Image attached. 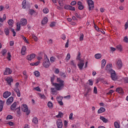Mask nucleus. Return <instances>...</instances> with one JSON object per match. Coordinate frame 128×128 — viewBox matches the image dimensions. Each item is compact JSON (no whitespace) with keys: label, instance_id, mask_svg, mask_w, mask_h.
<instances>
[{"label":"nucleus","instance_id":"1","mask_svg":"<svg viewBox=\"0 0 128 128\" xmlns=\"http://www.w3.org/2000/svg\"><path fill=\"white\" fill-rule=\"evenodd\" d=\"M56 81L58 83H53V86L57 90H62L64 88V81L60 78H57Z\"/></svg>","mask_w":128,"mask_h":128},{"label":"nucleus","instance_id":"2","mask_svg":"<svg viewBox=\"0 0 128 128\" xmlns=\"http://www.w3.org/2000/svg\"><path fill=\"white\" fill-rule=\"evenodd\" d=\"M107 72L108 74H110V78L112 80H118V76H116V71L114 70L109 68L107 69Z\"/></svg>","mask_w":128,"mask_h":128},{"label":"nucleus","instance_id":"3","mask_svg":"<svg viewBox=\"0 0 128 128\" xmlns=\"http://www.w3.org/2000/svg\"><path fill=\"white\" fill-rule=\"evenodd\" d=\"M22 110L24 112H26V115L28 116L30 114V110H28V106L26 104H23L22 106Z\"/></svg>","mask_w":128,"mask_h":128},{"label":"nucleus","instance_id":"4","mask_svg":"<svg viewBox=\"0 0 128 128\" xmlns=\"http://www.w3.org/2000/svg\"><path fill=\"white\" fill-rule=\"evenodd\" d=\"M86 2L89 6V10H92L94 8V1L92 0H86Z\"/></svg>","mask_w":128,"mask_h":128},{"label":"nucleus","instance_id":"5","mask_svg":"<svg viewBox=\"0 0 128 128\" xmlns=\"http://www.w3.org/2000/svg\"><path fill=\"white\" fill-rule=\"evenodd\" d=\"M43 66L44 67L46 68H49L50 66V60L47 57L46 58H45L44 62H43Z\"/></svg>","mask_w":128,"mask_h":128},{"label":"nucleus","instance_id":"6","mask_svg":"<svg viewBox=\"0 0 128 128\" xmlns=\"http://www.w3.org/2000/svg\"><path fill=\"white\" fill-rule=\"evenodd\" d=\"M12 70L10 68H6L4 72V76H8V74H12Z\"/></svg>","mask_w":128,"mask_h":128},{"label":"nucleus","instance_id":"7","mask_svg":"<svg viewBox=\"0 0 128 128\" xmlns=\"http://www.w3.org/2000/svg\"><path fill=\"white\" fill-rule=\"evenodd\" d=\"M36 54H31L26 56V60H34V58H36Z\"/></svg>","mask_w":128,"mask_h":128},{"label":"nucleus","instance_id":"8","mask_svg":"<svg viewBox=\"0 0 128 128\" xmlns=\"http://www.w3.org/2000/svg\"><path fill=\"white\" fill-rule=\"evenodd\" d=\"M56 125L58 128H62V120L60 119H58L56 121Z\"/></svg>","mask_w":128,"mask_h":128},{"label":"nucleus","instance_id":"9","mask_svg":"<svg viewBox=\"0 0 128 128\" xmlns=\"http://www.w3.org/2000/svg\"><path fill=\"white\" fill-rule=\"evenodd\" d=\"M78 66L80 70H82L84 66V60H80L79 63L78 64Z\"/></svg>","mask_w":128,"mask_h":128},{"label":"nucleus","instance_id":"10","mask_svg":"<svg viewBox=\"0 0 128 128\" xmlns=\"http://www.w3.org/2000/svg\"><path fill=\"white\" fill-rule=\"evenodd\" d=\"M12 102H14V97L10 96L7 100L6 104L7 106H10L12 103Z\"/></svg>","mask_w":128,"mask_h":128},{"label":"nucleus","instance_id":"11","mask_svg":"<svg viewBox=\"0 0 128 128\" xmlns=\"http://www.w3.org/2000/svg\"><path fill=\"white\" fill-rule=\"evenodd\" d=\"M28 24V20L26 18H22L20 20V24L22 26H26Z\"/></svg>","mask_w":128,"mask_h":128},{"label":"nucleus","instance_id":"12","mask_svg":"<svg viewBox=\"0 0 128 128\" xmlns=\"http://www.w3.org/2000/svg\"><path fill=\"white\" fill-rule=\"evenodd\" d=\"M77 6H78V9L80 10H84V5H82V2L80 1H78L77 2Z\"/></svg>","mask_w":128,"mask_h":128},{"label":"nucleus","instance_id":"13","mask_svg":"<svg viewBox=\"0 0 128 128\" xmlns=\"http://www.w3.org/2000/svg\"><path fill=\"white\" fill-rule=\"evenodd\" d=\"M10 94H12V93L10 92L6 91L3 94V98H8Z\"/></svg>","mask_w":128,"mask_h":128},{"label":"nucleus","instance_id":"14","mask_svg":"<svg viewBox=\"0 0 128 128\" xmlns=\"http://www.w3.org/2000/svg\"><path fill=\"white\" fill-rule=\"evenodd\" d=\"M6 82L9 86H12V82H14V80H12V78H8L6 79Z\"/></svg>","mask_w":128,"mask_h":128},{"label":"nucleus","instance_id":"15","mask_svg":"<svg viewBox=\"0 0 128 128\" xmlns=\"http://www.w3.org/2000/svg\"><path fill=\"white\" fill-rule=\"evenodd\" d=\"M118 68H122V60H118L116 63Z\"/></svg>","mask_w":128,"mask_h":128},{"label":"nucleus","instance_id":"16","mask_svg":"<svg viewBox=\"0 0 128 128\" xmlns=\"http://www.w3.org/2000/svg\"><path fill=\"white\" fill-rule=\"evenodd\" d=\"M26 46H22L21 50V54H22V56L26 54Z\"/></svg>","mask_w":128,"mask_h":128},{"label":"nucleus","instance_id":"17","mask_svg":"<svg viewBox=\"0 0 128 128\" xmlns=\"http://www.w3.org/2000/svg\"><path fill=\"white\" fill-rule=\"evenodd\" d=\"M116 92H118L119 94H124V90H122V88H118L116 89Z\"/></svg>","mask_w":128,"mask_h":128},{"label":"nucleus","instance_id":"18","mask_svg":"<svg viewBox=\"0 0 128 128\" xmlns=\"http://www.w3.org/2000/svg\"><path fill=\"white\" fill-rule=\"evenodd\" d=\"M16 108V102H14L10 106L11 110H14Z\"/></svg>","mask_w":128,"mask_h":128},{"label":"nucleus","instance_id":"19","mask_svg":"<svg viewBox=\"0 0 128 128\" xmlns=\"http://www.w3.org/2000/svg\"><path fill=\"white\" fill-rule=\"evenodd\" d=\"M100 120L104 122V124H106V122H108V120L106 119V118L104 117L103 116H100Z\"/></svg>","mask_w":128,"mask_h":128},{"label":"nucleus","instance_id":"20","mask_svg":"<svg viewBox=\"0 0 128 128\" xmlns=\"http://www.w3.org/2000/svg\"><path fill=\"white\" fill-rule=\"evenodd\" d=\"M106 112V108H104L101 107L98 110V114H102V112Z\"/></svg>","mask_w":128,"mask_h":128},{"label":"nucleus","instance_id":"21","mask_svg":"<svg viewBox=\"0 0 128 128\" xmlns=\"http://www.w3.org/2000/svg\"><path fill=\"white\" fill-rule=\"evenodd\" d=\"M64 116V113H62V112H59L58 114L56 116V118H62Z\"/></svg>","mask_w":128,"mask_h":128},{"label":"nucleus","instance_id":"22","mask_svg":"<svg viewBox=\"0 0 128 128\" xmlns=\"http://www.w3.org/2000/svg\"><path fill=\"white\" fill-rule=\"evenodd\" d=\"M48 22V17L45 16L44 19L42 20V26H44V24H46Z\"/></svg>","mask_w":128,"mask_h":128},{"label":"nucleus","instance_id":"23","mask_svg":"<svg viewBox=\"0 0 128 128\" xmlns=\"http://www.w3.org/2000/svg\"><path fill=\"white\" fill-rule=\"evenodd\" d=\"M116 48L119 50V52H122V46L120 44H118L116 46Z\"/></svg>","mask_w":128,"mask_h":128},{"label":"nucleus","instance_id":"24","mask_svg":"<svg viewBox=\"0 0 128 128\" xmlns=\"http://www.w3.org/2000/svg\"><path fill=\"white\" fill-rule=\"evenodd\" d=\"M4 102L0 100V112H2V108H4Z\"/></svg>","mask_w":128,"mask_h":128},{"label":"nucleus","instance_id":"25","mask_svg":"<svg viewBox=\"0 0 128 128\" xmlns=\"http://www.w3.org/2000/svg\"><path fill=\"white\" fill-rule=\"evenodd\" d=\"M4 32L6 36H8V34H10V30L8 29V28H4Z\"/></svg>","mask_w":128,"mask_h":128},{"label":"nucleus","instance_id":"26","mask_svg":"<svg viewBox=\"0 0 128 128\" xmlns=\"http://www.w3.org/2000/svg\"><path fill=\"white\" fill-rule=\"evenodd\" d=\"M102 68H104V66H106V60L104 59L102 60Z\"/></svg>","mask_w":128,"mask_h":128},{"label":"nucleus","instance_id":"27","mask_svg":"<svg viewBox=\"0 0 128 128\" xmlns=\"http://www.w3.org/2000/svg\"><path fill=\"white\" fill-rule=\"evenodd\" d=\"M20 24L16 23V30L17 32H20Z\"/></svg>","mask_w":128,"mask_h":128},{"label":"nucleus","instance_id":"28","mask_svg":"<svg viewBox=\"0 0 128 128\" xmlns=\"http://www.w3.org/2000/svg\"><path fill=\"white\" fill-rule=\"evenodd\" d=\"M32 122H34V124H38V118L36 117L34 118L32 120Z\"/></svg>","mask_w":128,"mask_h":128},{"label":"nucleus","instance_id":"29","mask_svg":"<svg viewBox=\"0 0 128 128\" xmlns=\"http://www.w3.org/2000/svg\"><path fill=\"white\" fill-rule=\"evenodd\" d=\"M95 58H97V60H100V58H102V54H95Z\"/></svg>","mask_w":128,"mask_h":128},{"label":"nucleus","instance_id":"30","mask_svg":"<svg viewBox=\"0 0 128 128\" xmlns=\"http://www.w3.org/2000/svg\"><path fill=\"white\" fill-rule=\"evenodd\" d=\"M8 23L9 26H12L14 24V20L10 19L8 21Z\"/></svg>","mask_w":128,"mask_h":128},{"label":"nucleus","instance_id":"31","mask_svg":"<svg viewBox=\"0 0 128 128\" xmlns=\"http://www.w3.org/2000/svg\"><path fill=\"white\" fill-rule=\"evenodd\" d=\"M16 112L18 114L19 116H20V114H21L20 107L17 108H16Z\"/></svg>","mask_w":128,"mask_h":128},{"label":"nucleus","instance_id":"32","mask_svg":"<svg viewBox=\"0 0 128 128\" xmlns=\"http://www.w3.org/2000/svg\"><path fill=\"white\" fill-rule=\"evenodd\" d=\"M34 72V76L36 78H38V76H40V72L38 71H36Z\"/></svg>","mask_w":128,"mask_h":128},{"label":"nucleus","instance_id":"33","mask_svg":"<svg viewBox=\"0 0 128 128\" xmlns=\"http://www.w3.org/2000/svg\"><path fill=\"white\" fill-rule=\"evenodd\" d=\"M114 126L116 128H120V124H118V122H114Z\"/></svg>","mask_w":128,"mask_h":128},{"label":"nucleus","instance_id":"34","mask_svg":"<svg viewBox=\"0 0 128 128\" xmlns=\"http://www.w3.org/2000/svg\"><path fill=\"white\" fill-rule=\"evenodd\" d=\"M10 58H12V54H10V53L8 52V56L6 58L7 60H12V59Z\"/></svg>","mask_w":128,"mask_h":128},{"label":"nucleus","instance_id":"35","mask_svg":"<svg viewBox=\"0 0 128 128\" xmlns=\"http://www.w3.org/2000/svg\"><path fill=\"white\" fill-rule=\"evenodd\" d=\"M26 0H24L22 2V8H26Z\"/></svg>","mask_w":128,"mask_h":128},{"label":"nucleus","instance_id":"36","mask_svg":"<svg viewBox=\"0 0 128 128\" xmlns=\"http://www.w3.org/2000/svg\"><path fill=\"white\" fill-rule=\"evenodd\" d=\"M22 37L26 44H30V42H28V40H26V38L22 35Z\"/></svg>","mask_w":128,"mask_h":128},{"label":"nucleus","instance_id":"37","mask_svg":"<svg viewBox=\"0 0 128 128\" xmlns=\"http://www.w3.org/2000/svg\"><path fill=\"white\" fill-rule=\"evenodd\" d=\"M6 52H8V50H6L4 49V50H2V56H6Z\"/></svg>","mask_w":128,"mask_h":128},{"label":"nucleus","instance_id":"38","mask_svg":"<svg viewBox=\"0 0 128 128\" xmlns=\"http://www.w3.org/2000/svg\"><path fill=\"white\" fill-rule=\"evenodd\" d=\"M50 62H52V64L54 62H56V58L54 56H52L50 58Z\"/></svg>","mask_w":128,"mask_h":128},{"label":"nucleus","instance_id":"39","mask_svg":"<svg viewBox=\"0 0 128 128\" xmlns=\"http://www.w3.org/2000/svg\"><path fill=\"white\" fill-rule=\"evenodd\" d=\"M48 106L49 107V108H52V103L51 102H48Z\"/></svg>","mask_w":128,"mask_h":128},{"label":"nucleus","instance_id":"40","mask_svg":"<svg viewBox=\"0 0 128 128\" xmlns=\"http://www.w3.org/2000/svg\"><path fill=\"white\" fill-rule=\"evenodd\" d=\"M70 54L69 53L67 54L66 57V60L68 62V60H70Z\"/></svg>","mask_w":128,"mask_h":128},{"label":"nucleus","instance_id":"41","mask_svg":"<svg viewBox=\"0 0 128 128\" xmlns=\"http://www.w3.org/2000/svg\"><path fill=\"white\" fill-rule=\"evenodd\" d=\"M80 42L84 40V34H80Z\"/></svg>","mask_w":128,"mask_h":128},{"label":"nucleus","instance_id":"42","mask_svg":"<svg viewBox=\"0 0 128 128\" xmlns=\"http://www.w3.org/2000/svg\"><path fill=\"white\" fill-rule=\"evenodd\" d=\"M34 12H36V11H34V9H30V16H32V14H34Z\"/></svg>","mask_w":128,"mask_h":128},{"label":"nucleus","instance_id":"43","mask_svg":"<svg viewBox=\"0 0 128 128\" xmlns=\"http://www.w3.org/2000/svg\"><path fill=\"white\" fill-rule=\"evenodd\" d=\"M42 12L44 14H48V8H44L43 9Z\"/></svg>","mask_w":128,"mask_h":128},{"label":"nucleus","instance_id":"44","mask_svg":"<svg viewBox=\"0 0 128 128\" xmlns=\"http://www.w3.org/2000/svg\"><path fill=\"white\" fill-rule=\"evenodd\" d=\"M13 117L12 115H8L6 118V120H12Z\"/></svg>","mask_w":128,"mask_h":128},{"label":"nucleus","instance_id":"45","mask_svg":"<svg viewBox=\"0 0 128 128\" xmlns=\"http://www.w3.org/2000/svg\"><path fill=\"white\" fill-rule=\"evenodd\" d=\"M57 101L58 102H62V96H60L56 98Z\"/></svg>","mask_w":128,"mask_h":128},{"label":"nucleus","instance_id":"46","mask_svg":"<svg viewBox=\"0 0 128 128\" xmlns=\"http://www.w3.org/2000/svg\"><path fill=\"white\" fill-rule=\"evenodd\" d=\"M94 28H96V30H98V32L100 31V28H98V26L96 24V23H94Z\"/></svg>","mask_w":128,"mask_h":128},{"label":"nucleus","instance_id":"47","mask_svg":"<svg viewBox=\"0 0 128 128\" xmlns=\"http://www.w3.org/2000/svg\"><path fill=\"white\" fill-rule=\"evenodd\" d=\"M50 90H51V92H52V94H54V93L56 92V90L54 88H50Z\"/></svg>","mask_w":128,"mask_h":128},{"label":"nucleus","instance_id":"48","mask_svg":"<svg viewBox=\"0 0 128 128\" xmlns=\"http://www.w3.org/2000/svg\"><path fill=\"white\" fill-rule=\"evenodd\" d=\"M32 39L34 40V42H38V37L35 36L34 34H33L32 36Z\"/></svg>","mask_w":128,"mask_h":128},{"label":"nucleus","instance_id":"49","mask_svg":"<svg viewBox=\"0 0 128 128\" xmlns=\"http://www.w3.org/2000/svg\"><path fill=\"white\" fill-rule=\"evenodd\" d=\"M112 64H109V65H107L106 66V70H110V68L112 67Z\"/></svg>","mask_w":128,"mask_h":128},{"label":"nucleus","instance_id":"50","mask_svg":"<svg viewBox=\"0 0 128 128\" xmlns=\"http://www.w3.org/2000/svg\"><path fill=\"white\" fill-rule=\"evenodd\" d=\"M11 32H12L13 34V36H16V31H14V29H11Z\"/></svg>","mask_w":128,"mask_h":128},{"label":"nucleus","instance_id":"51","mask_svg":"<svg viewBox=\"0 0 128 128\" xmlns=\"http://www.w3.org/2000/svg\"><path fill=\"white\" fill-rule=\"evenodd\" d=\"M123 40L124 42H128V36H125L124 37Z\"/></svg>","mask_w":128,"mask_h":128},{"label":"nucleus","instance_id":"52","mask_svg":"<svg viewBox=\"0 0 128 128\" xmlns=\"http://www.w3.org/2000/svg\"><path fill=\"white\" fill-rule=\"evenodd\" d=\"M70 5H65L64 6V8L65 10H70Z\"/></svg>","mask_w":128,"mask_h":128},{"label":"nucleus","instance_id":"53","mask_svg":"<svg viewBox=\"0 0 128 128\" xmlns=\"http://www.w3.org/2000/svg\"><path fill=\"white\" fill-rule=\"evenodd\" d=\"M76 60H80V61L82 60H80V52H78V56H77Z\"/></svg>","mask_w":128,"mask_h":128},{"label":"nucleus","instance_id":"54","mask_svg":"<svg viewBox=\"0 0 128 128\" xmlns=\"http://www.w3.org/2000/svg\"><path fill=\"white\" fill-rule=\"evenodd\" d=\"M55 24L56 22H52V23L50 24V26L51 28L54 26L56 25Z\"/></svg>","mask_w":128,"mask_h":128},{"label":"nucleus","instance_id":"55","mask_svg":"<svg viewBox=\"0 0 128 128\" xmlns=\"http://www.w3.org/2000/svg\"><path fill=\"white\" fill-rule=\"evenodd\" d=\"M94 92L96 94H98V89L96 88V86L94 87Z\"/></svg>","mask_w":128,"mask_h":128},{"label":"nucleus","instance_id":"56","mask_svg":"<svg viewBox=\"0 0 128 128\" xmlns=\"http://www.w3.org/2000/svg\"><path fill=\"white\" fill-rule=\"evenodd\" d=\"M124 84H128V77H126L124 78Z\"/></svg>","mask_w":128,"mask_h":128},{"label":"nucleus","instance_id":"57","mask_svg":"<svg viewBox=\"0 0 128 128\" xmlns=\"http://www.w3.org/2000/svg\"><path fill=\"white\" fill-rule=\"evenodd\" d=\"M60 76H62V78H66V74H64V72H60Z\"/></svg>","mask_w":128,"mask_h":128},{"label":"nucleus","instance_id":"58","mask_svg":"<svg viewBox=\"0 0 128 128\" xmlns=\"http://www.w3.org/2000/svg\"><path fill=\"white\" fill-rule=\"evenodd\" d=\"M69 10H74H74H76V8H74V7L72 6H70V8Z\"/></svg>","mask_w":128,"mask_h":128},{"label":"nucleus","instance_id":"59","mask_svg":"<svg viewBox=\"0 0 128 128\" xmlns=\"http://www.w3.org/2000/svg\"><path fill=\"white\" fill-rule=\"evenodd\" d=\"M35 90H36L37 92H40V88L38 86L34 88Z\"/></svg>","mask_w":128,"mask_h":128},{"label":"nucleus","instance_id":"60","mask_svg":"<svg viewBox=\"0 0 128 128\" xmlns=\"http://www.w3.org/2000/svg\"><path fill=\"white\" fill-rule=\"evenodd\" d=\"M92 92V88H87V92H86L90 94V92Z\"/></svg>","mask_w":128,"mask_h":128},{"label":"nucleus","instance_id":"61","mask_svg":"<svg viewBox=\"0 0 128 128\" xmlns=\"http://www.w3.org/2000/svg\"><path fill=\"white\" fill-rule=\"evenodd\" d=\"M88 82H89V85L90 86H92V84H94V82H92V80H89Z\"/></svg>","mask_w":128,"mask_h":128},{"label":"nucleus","instance_id":"62","mask_svg":"<svg viewBox=\"0 0 128 128\" xmlns=\"http://www.w3.org/2000/svg\"><path fill=\"white\" fill-rule=\"evenodd\" d=\"M40 98H46V96H44V94H38Z\"/></svg>","mask_w":128,"mask_h":128},{"label":"nucleus","instance_id":"63","mask_svg":"<svg viewBox=\"0 0 128 128\" xmlns=\"http://www.w3.org/2000/svg\"><path fill=\"white\" fill-rule=\"evenodd\" d=\"M76 1H72L70 3L71 6H76Z\"/></svg>","mask_w":128,"mask_h":128},{"label":"nucleus","instance_id":"64","mask_svg":"<svg viewBox=\"0 0 128 128\" xmlns=\"http://www.w3.org/2000/svg\"><path fill=\"white\" fill-rule=\"evenodd\" d=\"M124 28H125V30H128V22H126V24H124Z\"/></svg>","mask_w":128,"mask_h":128}]
</instances>
